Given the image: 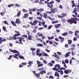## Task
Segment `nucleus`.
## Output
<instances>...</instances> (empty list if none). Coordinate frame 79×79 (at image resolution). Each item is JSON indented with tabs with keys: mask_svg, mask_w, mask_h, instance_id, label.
I'll use <instances>...</instances> for the list:
<instances>
[{
	"mask_svg": "<svg viewBox=\"0 0 79 79\" xmlns=\"http://www.w3.org/2000/svg\"><path fill=\"white\" fill-rule=\"evenodd\" d=\"M5 13V11H3L2 12H1L0 13L1 15V16H3V15H4Z\"/></svg>",
	"mask_w": 79,
	"mask_h": 79,
	"instance_id": "53",
	"label": "nucleus"
},
{
	"mask_svg": "<svg viewBox=\"0 0 79 79\" xmlns=\"http://www.w3.org/2000/svg\"><path fill=\"white\" fill-rule=\"evenodd\" d=\"M43 65H44L43 64H39L37 65L38 67H40V66H43Z\"/></svg>",
	"mask_w": 79,
	"mask_h": 79,
	"instance_id": "41",
	"label": "nucleus"
},
{
	"mask_svg": "<svg viewBox=\"0 0 79 79\" xmlns=\"http://www.w3.org/2000/svg\"><path fill=\"white\" fill-rule=\"evenodd\" d=\"M43 14L44 15H43L44 18H45V19H47V16H48L47 14L45 13H44Z\"/></svg>",
	"mask_w": 79,
	"mask_h": 79,
	"instance_id": "23",
	"label": "nucleus"
},
{
	"mask_svg": "<svg viewBox=\"0 0 79 79\" xmlns=\"http://www.w3.org/2000/svg\"><path fill=\"white\" fill-rule=\"evenodd\" d=\"M36 76L37 78H39L40 77V73H37L36 74Z\"/></svg>",
	"mask_w": 79,
	"mask_h": 79,
	"instance_id": "48",
	"label": "nucleus"
},
{
	"mask_svg": "<svg viewBox=\"0 0 79 79\" xmlns=\"http://www.w3.org/2000/svg\"><path fill=\"white\" fill-rule=\"evenodd\" d=\"M6 40L5 38L2 39V37H0V45H1L2 44V42H5Z\"/></svg>",
	"mask_w": 79,
	"mask_h": 79,
	"instance_id": "5",
	"label": "nucleus"
},
{
	"mask_svg": "<svg viewBox=\"0 0 79 79\" xmlns=\"http://www.w3.org/2000/svg\"><path fill=\"white\" fill-rule=\"evenodd\" d=\"M37 18L38 19H39L40 21H41V20H42V17H37Z\"/></svg>",
	"mask_w": 79,
	"mask_h": 79,
	"instance_id": "44",
	"label": "nucleus"
},
{
	"mask_svg": "<svg viewBox=\"0 0 79 79\" xmlns=\"http://www.w3.org/2000/svg\"><path fill=\"white\" fill-rule=\"evenodd\" d=\"M40 74H44V73L45 74L46 73V71L45 70H43L42 71H41L40 72Z\"/></svg>",
	"mask_w": 79,
	"mask_h": 79,
	"instance_id": "18",
	"label": "nucleus"
},
{
	"mask_svg": "<svg viewBox=\"0 0 79 79\" xmlns=\"http://www.w3.org/2000/svg\"><path fill=\"white\" fill-rule=\"evenodd\" d=\"M60 26H61L60 24H56L54 26V27L55 28H59Z\"/></svg>",
	"mask_w": 79,
	"mask_h": 79,
	"instance_id": "13",
	"label": "nucleus"
},
{
	"mask_svg": "<svg viewBox=\"0 0 79 79\" xmlns=\"http://www.w3.org/2000/svg\"><path fill=\"white\" fill-rule=\"evenodd\" d=\"M72 44V40H68V44L69 45H71Z\"/></svg>",
	"mask_w": 79,
	"mask_h": 79,
	"instance_id": "26",
	"label": "nucleus"
},
{
	"mask_svg": "<svg viewBox=\"0 0 79 79\" xmlns=\"http://www.w3.org/2000/svg\"><path fill=\"white\" fill-rule=\"evenodd\" d=\"M68 32H65L64 33L62 34L61 35L63 36H66V35H68Z\"/></svg>",
	"mask_w": 79,
	"mask_h": 79,
	"instance_id": "28",
	"label": "nucleus"
},
{
	"mask_svg": "<svg viewBox=\"0 0 79 79\" xmlns=\"http://www.w3.org/2000/svg\"><path fill=\"white\" fill-rule=\"evenodd\" d=\"M21 23V22L20 21V19H19L17 18L16 20V21L15 22V23L16 24H19Z\"/></svg>",
	"mask_w": 79,
	"mask_h": 79,
	"instance_id": "8",
	"label": "nucleus"
},
{
	"mask_svg": "<svg viewBox=\"0 0 79 79\" xmlns=\"http://www.w3.org/2000/svg\"><path fill=\"white\" fill-rule=\"evenodd\" d=\"M30 50L31 51H32V52H33V51H34V52H35L36 50L35 48H30Z\"/></svg>",
	"mask_w": 79,
	"mask_h": 79,
	"instance_id": "34",
	"label": "nucleus"
},
{
	"mask_svg": "<svg viewBox=\"0 0 79 79\" xmlns=\"http://www.w3.org/2000/svg\"><path fill=\"white\" fill-rule=\"evenodd\" d=\"M39 21H37L36 20H34L33 21V24H34V26H35L37 25V23H38Z\"/></svg>",
	"mask_w": 79,
	"mask_h": 79,
	"instance_id": "25",
	"label": "nucleus"
},
{
	"mask_svg": "<svg viewBox=\"0 0 79 79\" xmlns=\"http://www.w3.org/2000/svg\"><path fill=\"white\" fill-rule=\"evenodd\" d=\"M3 22L4 23V24H6V25H9V24L8 23V22H6V21L5 20L4 21H2V22Z\"/></svg>",
	"mask_w": 79,
	"mask_h": 79,
	"instance_id": "37",
	"label": "nucleus"
},
{
	"mask_svg": "<svg viewBox=\"0 0 79 79\" xmlns=\"http://www.w3.org/2000/svg\"><path fill=\"white\" fill-rule=\"evenodd\" d=\"M19 12L17 13V15H15V17H19L20 16V15H21V10H19Z\"/></svg>",
	"mask_w": 79,
	"mask_h": 79,
	"instance_id": "9",
	"label": "nucleus"
},
{
	"mask_svg": "<svg viewBox=\"0 0 79 79\" xmlns=\"http://www.w3.org/2000/svg\"><path fill=\"white\" fill-rule=\"evenodd\" d=\"M58 23V21L57 20V21H52V24H55Z\"/></svg>",
	"mask_w": 79,
	"mask_h": 79,
	"instance_id": "35",
	"label": "nucleus"
},
{
	"mask_svg": "<svg viewBox=\"0 0 79 79\" xmlns=\"http://www.w3.org/2000/svg\"><path fill=\"white\" fill-rule=\"evenodd\" d=\"M44 9L40 8L38 9V11H44Z\"/></svg>",
	"mask_w": 79,
	"mask_h": 79,
	"instance_id": "52",
	"label": "nucleus"
},
{
	"mask_svg": "<svg viewBox=\"0 0 79 79\" xmlns=\"http://www.w3.org/2000/svg\"><path fill=\"white\" fill-rule=\"evenodd\" d=\"M48 66H53V64L50 62H49L48 64Z\"/></svg>",
	"mask_w": 79,
	"mask_h": 79,
	"instance_id": "45",
	"label": "nucleus"
},
{
	"mask_svg": "<svg viewBox=\"0 0 79 79\" xmlns=\"http://www.w3.org/2000/svg\"><path fill=\"white\" fill-rule=\"evenodd\" d=\"M9 50H10L9 52H12V53H19V52L16 50H12L10 48H9Z\"/></svg>",
	"mask_w": 79,
	"mask_h": 79,
	"instance_id": "3",
	"label": "nucleus"
},
{
	"mask_svg": "<svg viewBox=\"0 0 79 79\" xmlns=\"http://www.w3.org/2000/svg\"><path fill=\"white\" fill-rule=\"evenodd\" d=\"M55 68L56 69H60V66L59 64H56L55 66Z\"/></svg>",
	"mask_w": 79,
	"mask_h": 79,
	"instance_id": "16",
	"label": "nucleus"
},
{
	"mask_svg": "<svg viewBox=\"0 0 79 79\" xmlns=\"http://www.w3.org/2000/svg\"><path fill=\"white\" fill-rule=\"evenodd\" d=\"M39 9L36 8H34L31 9V11H38Z\"/></svg>",
	"mask_w": 79,
	"mask_h": 79,
	"instance_id": "24",
	"label": "nucleus"
},
{
	"mask_svg": "<svg viewBox=\"0 0 79 79\" xmlns=\"http://www.w3.org/2000/svg\"><path fill=\"white\" fill-rule=\"evenodd\" d=\"M73 41H76L77 40V38L75 36L74 37L73 39Z\"/></svg>",
	"mask_w": 79,
	"mask_h": 79,
	"instance_id": "49",
	"label": "nucleus"
},
{
	"mask_svg": "<svg viewBox=\"0 0 79 79\" xmlns=\"http://www.w3.org/2000/svg\"><path fill=\"white\" fill-rule=\"evenodd\" d=\"M54 75L55 76H56L57 77H60V74H59L57 72H56L55 73Z\"/></svg>",
	"mask_w": 79,
	"mask_h": 79,
	"instance_id": "17",
	"label": "nucleus"
},
{
	"mask_svg": "<svg viewBox=\"0 0 79 79\" xmlns=\"http://www.w3.org/2000/svg\"><path fill=\"white\" fill-rule=\"evenodd\" d=\"M36 55L37 56H42V53H36Z\"/></svg>",
	"mask_w": 79,
	"mask_h": 79,
	"instance_id": "51",
	"label": "nucleus"
},
{
	"mask_svg": "<svg viewBox=\"0 0 79 79\" xmlns=\"http://www.w3.org/2000/svg\"><path fill=\"white\" fill-rule=\"evenodd\" d=\"M33 18H34V17H29L28 18V19H29L30 20H32L33 19Z\"/></svg>",
	"mask_w": 79,
	"mask_h": 79,
	"instance_id": "60",
	"label": "nucleus"
},
{
	"mask_svg": "<svg viewBox=\"0 0 79 79\" xmlns=\"http://www.w3.org/2000/svg\"><path fill=\"white\" fill-rule=\"evenodd\" d=\"M71 47H73V48H75V47H76L75 44H73L71 45Z\"/></svg>",
	"mask_w": 79,
	"mask_h": 79,
	"instance_id": "59",
	"label": "nucleus"
},
{
	"mask_svg": "<svg viewBox=\"0 0 79 79\" xmlns=\"http://www.w3.org/2000/svg\"><path fill=\"white\" fill-rule=\"evenodd\" d=\"M66 21L70 24H72L73 23L76 24H77V21L79 22V19L72 18H71V19H68Z\"/></svg>",
	"mask_w": 79,
	"mask_h": 79,
	"instance_id": "1",
	"label": "nucleus"
},
{
	"mask_svg": "<svg viewBox=\"0 0 79 79\" xmlns=\"http://www.w3.org/2000/svg\"><path fill=\"white\" fill-rule=\"evenodd\" d=\"M55 40H56V41L57 42L59 41V39H58V38H55Z\"/></svg>",
	"mask_w": 79,
	"mask_h": 79,
	"instance_id": "61",
	"label": "nucleus"
},
{
	"mask_svg": "<svg viewBox=\"0 0 79 79\" xmlns=\"http://www.w3.org/2000/svg\"><path fill=\"white\" fill-rule=\"evenodd\" d=\"M52 26H49L48 28H47V29H48V30L50 29H51V28H52Z\"/></svg>",
	"mask_w": 79,
	"mask_h": 79,
	"instance_id": "62",
	"label": "nucleus"
},
{
	"mask_svg": "<svg viewBox=\"0 0 79 79\" xmlns=\"http://www.w3.org/2000/svg\"><path fill=\"white\" fill-rule=\"evenodd\" d=\"M61 15H62V16H64V17H66V16H67V14L65 13V14H64L63 13H62L61 14Z\"/></svg>",
	"mask_w": 79,
	"mask_h": 79,
	"instance_id": "38",
	"label": "nucleus"
},
{
	"mask_svg": "<svg viewBox=\"0 0 79 79\" xmlns=\"http://www.w3.org/2000/svg\"><path fill=\"white\" fill-rule=\"evenodd\" d=\"M11 23L13 25V26H15V27H17V26H16V23H15V22L13 21H11Z\"/></svg>",
	"mask_w": 79,
	"mask_h": 79,
	"instance_id": "20",
	"label": "nucleus"
},
{
	"mask_svg": "<svg viewBox=\"0 0 79 79\" xmlns=\"http://www.w3.org/2000/svg\"><path fill=\"white\" fill-rule=\"evenodd\" d=\"M15 33H16L17 34H19L18 35H17V36H16V37H18V36H19V35H21V34L20 33H19V32L18 31H15Z\"/></svg>",
	"mask_w": 79,
	"mask_h": 79,
	"instance_id": "21",
	"label": "nucleus"
},
{
	"mask_svg": "<svg viewBox=\"0 0 79 79\" xmlns=\"http://www.w3.org/2000/svg\"><path fill=\"white\" fill-rule=\"evenodd\" d=\"M29 16L28 13L25 14H24V16H23V18H27Z\"/></svg>",
	"mask_w": 79,
	"mask_h": 79,
	"instance_id": "15",
	"label": "nucleus"
},
{
	"mask_svg": "<svg viewBox=\"0 0 79 79\" xmlns=\"http://www.w3.org/2000/svg\"><path fill=\"white\" fill-rule=\"evenodd\" d=\"M72 4H73V5L72 6V7L73 8L74 6H75L76 7V4H75V3H74V1L72 0L71 2Z\"/></svg>",
	"mask_w": 79,
	"mask_h": 79,
	"instance_id": "12",
	"label": "nucleus"
},
{
	"mask_svg": "<svg viewBox=\"0 0 79 79\" xmlns=\"http://www.w3.org/2000/svg\"><path fill=\"white\" fill-rule=\"evenodd\" d=\"M64 47L65 48H68L69 47V45H68V44H65Z\"/></svg>",
	"mask_w": 79,
	"mask_h": 79,
	"instance_id": "56",
	"label": "nucleus"
},
{
	"mask_svg": "<svg viewBox=\"0 0 79 79\" xmlns=\"http://www.w3.org/2000/svg\"><path fill=\"white\" fill-rule=\"evenodd\" d=\"M37 35L38 36H42L43 35V34H40L39 32H38L37 34Z\"/></svg>",
	"mask_w": 79,
	"mask_h": 79,
	"instance_id": "47",
	"label": "nucleus"
},
{
	"mask_svg": "<svg viewBox=\"0 0 79 79\" xmlns=\"http://www.w3.org/2000/svg\"><path fill=\"white\" fill-rule=\"evenodd\" d=\"M53 56H54V57H56L57 59H60V58H59V57H58V56L57 55H53Z\"/></svg>",
	"mask_w": 79,
	"mask_h": 79,
	"instance_id": "36",
	"label": "nucleus"
},
{
	"mask_svg": "<svg viewBox=\"0 0 79 79\" xmlns=\"http://www.w3.org/2000/svg\"><path fill=\"white\" fill-rule=\"evenodd\" d=\"M69 54L70 55H71L70 52H67L64 56L65 57V58H67V57H68V56H69Z\"/></svg>",
	"mask_w": 79,
	"mask_h": 79,
	"instance_id": "14",
	"label": "nucleus"
},
{
	"mask_svg": "<svg viewBox=\"0 0 79 79\" xmlns=\"http://www.w3.org/2000/svg\"><path fill=\"white\" fill-rule=\"evenodd\" d=\"M28 64H30V65H32L31 64H33V62L31 61H28Z\"/></svg>",
	"mask_w": 79,
	"mask_h": 79,
	"instance_id": "43",
	"label": "nucleus"
},
{
	"mask_svg": "<svg viewBox=\"0 0 79 79\" xmlns=\"http://www.w3.org/2000/svg\"><path fill=\"white\" fill-rule=\"evenodd\" d=\"M22 40H24V38L23 37L21 38L20 39H19V41L20 42H19V44H22V45H23V43H22L21 42H22Z\"/></svg>",
	"mask_w": 79,
	"mask_h": 79,
	"instance_id": "11",
	"label": "nucleus"
},
{
	"mask_svg": "<svg viewBox=\"0 0 79 79\" xmlns=\"http://www.w3.org/2000/svg\"><path fill=\"white\" fill-rule=\"evenodd\" d=\"M59 39L60 40L61 42L62 43H63L64 40V38L63 37H62L61 36H59Z\"/></svg>",
	"mask_w": 79,
	"mask_h": 79,
	"instance_id": "10",
	"label": "nucleus"
},
{
	"mask_svg": "<svg viewBox=\"0 0 79 79\" xmlns=\"http://www.w3.org/2000/svg\"><path fill=\"white\" fill-rule=\"evenodd\" d=\"M36 46H37L38 47H43V45L42 44H41L40 43H38L37 44Z\"/></svg>",
	"mask_w": 79,
	"mask_h": 79,
	"instance_id": "27",
	"label": "nucleus"
},
{
	"mask_svg": "<svg viewBox=\"0 0 79 79\" xmlns=\"http://www.w3.org/2000/svg\"><path fill=\"white\" fill-rule=\"evenodd\" d=\"M64 73L65 74H68V70H65L64 71Z\"/></svg>",
	"mask_w": 79,
	"mask_h": 79,
	"instance_id": "57",
	"label": "nucleus"
},
{
	"mask_svg": "<svg viewBox=\"0 0 79 79\" xmlns=\"http://www.w3.org/2000/svg\"><path fill=\"white\" fill-rule=\"evenodd\" d=\"M36 14L38 16H39V15H40V12H39V11H37L36 12Z\"/></svg>",
	"mask_w": 79,
	"mask_h": 79,
	"instance_id": "63",
	"label": "nucleus"
},
{
	"mask_svg": "<svg viewBox=\"0 0 79 79\" xmlns=\"http://www.w3.org/2000/svg\"><path fill=\"white\" fill-rule=\"evenodd\" d=\"M21 64L22 65H26L27 64V62L22 63Z\"/></svg>",
	"mask_w": 79,
	"mask_h": 79,
	"instance_id": "58",
	"label": "nucleus"
},
{
	"mask_svg": "<svg viewBox=\"0 0 79 79\" xmlns=\"http://www.w3.org/2000/svg\"><path fill=\"white\" fill-rule=\"evenodd\" d=\"M43 56H49L48 54L45 52H43Z\"/></svg>",
	"mask_w": 79,
	"mask_h": 79,
	"instance_id": "30",
	"label": "nucleus"
},
{
	"mask_svg": "<svg viewBox=\"0 0 79 79\" xmlns=\"http://www.w3.org/2000/svg\"><path fill=\"white\" fill-rule=\"evenodd\" d=\"M40 49H36V53H40Z\"/></svg>",
	"mask_w": 79,
	"mask_h": 79,
	"instance_id": "40",
	"label": "nucleus"
},
{
	"mask_svg": "<svg viewBox=\"0 0 79 79\" xmlns=\"http://www.w3.org/2000/svg\"><path fill=\"white\" fill-rule=\"evenodd\" d=\"M2 29L4 32H8V31H7V30H6V27L3 26L2 27Z\"/></svg>",
	"mask_w": 79,
	"mask_h": 79,
	"instance_id": "22",
	"label": "nucleus"
},
{
	"mask_svg": "<svg viewBox=\"0 0 79 79\" xmlns=\"http://www.w3.org/2000/svg\"><path fill=\"white\" fill-rule=\"evenodd\" d=\"M17 35H19V34H15L13 36V37H10V39H13V40H16L17 39V38H16V36Z\"/></svg>",
	"mask_w": 79,
	"mask_h": 79,
	"instance_id": "6",
	"label": "nucleus"
},
{
	"mask_svg": "<svg viewBox=\"0 0 79 79\" xmlns=\"http://www.w3.org/2000/svg\"><path fill=\"white\" fill-rule=\"evenodd\" d=\"M28 39L29 40H32V35H28Z\"/></svg>",
	"mask_w": 79,
	"mask_h": 79,
	"instance_id": "19",
	"label": "nucleus"
},
{
	"mask_svg": "<svg viewBox=\"0 0 79 79\" xmlns=\"http://www.w3.org/2000/svg\"><path fill=\"white\" fill-rule=\"evenodd\" d=\"M50 10L52 12V14H54V13H55V12L57 10V9H56V8H51L50 9Z\"/></svg>",
	"mask_w": 79,
	"mask_h": 79,
	"instance_id": "4",
	"label": "nucleus"
},
{
	"mask_svg": "<svg viewBox=\"0 0 79 79\" xmlns=\"http://www.w3.org/2000/svg\"><path fill=\"white\" fill-rule=\"evenodd\" d=\"M40 2V1H39V0H35V1L33 2L34 3H39Z\"/></svg>",
	"mask_w": 79,
	"mask_h": 79,
	"instance_id": "46",
	"label": "nucleus"
},
{
	"mask_svg": "<svg viewBox=\"0 0 79 79\" xmlns=\"http://www.w3.org/2000/svg\"><path fill=\"white\" fill-rule=\"evenodd\" d=\"M7 6L9 8H10V7H11V6H14V5L13 4H9L7 5Z\"/></svg>",
	"mask_w": 79,
	"mask_h": 79,
	"instance_id": "33",
	"label": "nucleus"
},
{
	"mask_svg": "<svg viewBox=\"0 0 79 79\" xmlns=\"http://www.w3.org/2000/svg\"><path fill=\"white\" fill-rule=\"evenodd\" d=\"M79 33V31H78V30H76L75 31V35H77V34H78Z\"/></svg>",
	"mask_w": 79,
	"mask_h": 79,
	"instance_id": "31",
	"label": "nucleus"
},
{
	"mask_svg": "<svg viewBox=\"0 0 79 79\" xmlns=\"http://www.w3.org/2000/svg\"><path fill=\"white\" fill-rule=\"evenodd\" d=\"M71 52L72 55V56H74V55H76V53H74L73 51H72Z\"/></svg>",
	"mask_w": 79,
	"mask_h": 79,
	"instance_id": "55",
	"label": "nucleus"
},
{
	"mask_svg": "<svg viewBox=\"0 0 79 79\" xmlns=\"http://www.w3.org/2000/svg\"><path fill=\"white\" fill-rule=\"evenodd\" d=\"M59 73L60 74H63V71L62 70L60 71Z\"/></svg>",
	"mask_w": 79,
	"mask_h": 79,
	"instance_id": "64",
	"label": "nucleus"
},
{
	"mask_svg": "<svg viewBox=\"0 0 79 79\" xmlns=\"http://www.w3.org/2000/svg\"><path fill=\"white\" fill-rule=\"evenodd\" d=\"M33 33H35L36 32H37V30L35 29H34L33 30V31H32Z\"/></svg>",
	"mask_w": 79,
	"mask_h": 79,
	"instance_id": "50",
	"label": "nucleus"
},
{
	"mask_svg": "<svg viewBox=\"0 0 79 79\" xmlns=\"http://www.w3.org/2000/svg\"><path fill=\"white\" fill-rule=\"evenodd\" d=\"M48 38L49 40H52L54 39V37L53 36H52V37H49V36H48Z\"/></svg>",
	"mask_w": 79,
	"mask_h": 79,
	"instance_id": "29",
	"label": "nucleus"
},
{
	"mask_svg": "<svg viewBox=\"0 0 79 79\" xmlns=\"http://www.w3.org/2000/svg\"><path fill=\"white\" fill-rule=\"evenodd\" d=\"M23 11L24 13H27V10L24 9H23Z\"/></svg>",
	"mask_w": 79,
	"mask_h": 79,
	"instance_id": "42",
	"label": "nucleus"
},
{
	"mask_svg": "<svg viewBox=\"0 0 79 79\" xmlns=\"http://www.w3.org/2000/svg\"><path fill=\"white\" fill-rule=\"evenodd\" d=\"M64 62L68 64V63H69V60H68V59H66L64 61Z\"/></svg>",
	"mask_w": 79,
	"mask_h": 79,
	"instance_id": "39",
	"label": "nucleus"
},
{
	"mask_svg": "<svg viewBox=\"0 0 79 79\" xmlns=\"http://www.w3.org/2000/svg\"><path fill=\"white\" fill-rule=\"evenodd\" d=\"M19 57L20 59H22V60H24V57L22 56H19Z\"/></svg>",
	"mask_w": 79,
	"mask_h": 79,
	"instance_id": "32",
	"label": "nucleus"
},
{
	"mask_svg": "<svg viewBox=\"0 0 79 79\" xmlns=\"http://www.w3.org/2000/svg\"><path fill=\"white\" fill-rule=\"evenodd\" d=\"M76 11H77V8H75L73 10V11L72 12V13H74V14H75L76 16H77V12H76Z\"/></svg>",
	"mask_w": 79,
	"mask_h": 79,
	"instance_id": "7",
	"label": "nucleus"
},
{
	"mask_svg": "<svg viewBox=\"0 0 79 79\" xmlns=\"http://www.w3.org/2000/svg\"><path fill=\"white\" fill-rule=\"evenodd\" d=\"M55 2L53 1H51V2H49L48 5L47 6L50 8H52L53 7V3Z\"/></svg>",
	"mask_w": 79,
	"mask_h": 79,
	"instance_id": "2",
	"label": "nucleus"
},
{
	"mask_svg": "<svg viewBox=\"0 0 79 79\" xmlns=\"http://www.w3.org/2000/svg\"><path fill=\"white\" fill-rule=\"evenodd\" d=\"M23 37H25V38H26V39H27V35H22Z\"/></svg>",
	"mask_w": 79,
	"mask_h": 79,
	"instance_id": "54",
	"label": "nucleus"
}]
</instances>
